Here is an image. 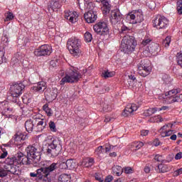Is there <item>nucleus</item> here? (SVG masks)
I'll return each mask as SVG.
<instances>
[{
  "instance_id": "nucleus-36",
  "label": "nucleus",
  "mask_w": 182,
  "mask_h": 182,
  "mask_svg": "<svg viewBox=\"0 0 182 182\" xmlns=\"http://www.w3.org/2000/svg\"><path fill=\"white\" fill-rule=\"evenodd\" d=\"M50 95L53 99H56L58 97V88H52L50 91Z\"/></svg>"
},
{
  "instance_id": "nucleus-41",
  "label": "nucleus",
  "mask_w": 182,
  "mask_h": 182,
  "mask_svg": "<svg viewBox=\"0 0 182 182\" xmlns=\"http://www.w3.org/2000/svg\"><path fill=\"white\" fill-rule=\"evenodd\" d=\"M49 128H50V130L51 132H53L54 133H56L57 132V129H56V124H55L54 122L53 121H50L49 122Z\"/></svg>"
},
{
  "instance_id": "nucleus-53",
  "label": "nucleus",
  "mask_w": 182,
  "mask_h": 182,
  "mask_svg": "<svg viewBox=\"0 0 182 182\" xmlns=\"http://www.w3.org/2000/svg\"><path fill=\"white\" fill-rule=\"evenodd\" d=\"M59 168H61L62 170H66L68 168V164L66 163H63L59 164Z\"/></svg>"
},
{
  "instance_id": "nucleus-8",
  "label": "nucleus",
  "mask_w": 182,
  "mask_h": 182,
  "mask_svg": "<svg viewBox=\"0 0 182 182\" xmlns=\"http://www.w3.org/2000/svg\"><path fill=\"white\" fill-rule=\"evenodd\" d=\"M62 151V145L59 143L58 140H53L51 144H48L46 153L48 156L50 157H58Z\"/></svg>"
},
{
  "instance_id": "nucleus-1",
  "label": "nucleus",
  "mask_w": 182,
  "mask_h": 182,
  "mask_svg": "<svg viewBox=\"0 0 182 182\" xmlns=\"http://www.w3.org/2000/svg\"><path fill=\"white\" fill-rule=\"evenodd\" d=\"M22 154H16L14 156H9L5 161L4 169L0 168V178L6 177L9 173L16 176L19 175V166L25 164L28 161V159L25 156L22 158ZM22 159V160H21Z\"/></svg>"
},
{
  "instance_id": "nucleus-31",
  "label": "nucleus",
  "mask_w": 182,
  "mask_h": 182,
  "mask_svg": "<svg viewBox=\"0 0 182 182\" xmlns=\"http://www.w3.org/2000/svg\"><path fill=\"white\" fill-rule=\"evenodd\" d=\"M156 112H157V107L149 108L144 111V116L149 117V116H151L152 114H154Z\"/></svg>"
},
{
  "instance_id": "nucleus-17",
  "label": "nucleus",
  "mask_w": 182,
  "mask_h": 182,
  "mask_svg": "<svg viewBox=\"0 0 182 182\" xmlns=\"http://www.w3.org/2000/svg\"><path fill=\"white\" fill-rule=\"evenodd\" d=\"M34 120H36V126L34 128V132H42L46 128V121L43 119H41L38 115L34 116Z\"/></svg>"
},
{
  "instance_id": "nucleus-4",
  "label": "nucleus",
  "mask_w": 182,
  "mask_h": 182,
  "mask_svg": "<svg viewBox=\"0 0 182 182\" xmlns=\"http://www.w3.org/2000/svg\"><path fill=\"white\" fill-rule=\"evenodd\" d=\"M82 79V74L79 69L75 67H70L67 70L65 76L60 81V85L63 86L65 83H77Z\"/></svg>"
},
{
  "instance_id": "nucleus-13",
  "label": "nucleus",
  "mask_w": 182,
  "mask_h": 182,
  "mask_svg": "<svg viewBox=\"0 0 182 182\" xmlns=\"http://www.w3.org/2000/svg\"><path fill=\"white\" fill-rule=\"evenodd\" d=\"M138 73L140 76L143 77H146V76H149L151 72V67L149 66L147 63H146V60H141L137 65Z\"/></svg>"
},
{
  "instance_id": "nucleus-50",
  "label": "nucleus",
  "mask_w": 182,
  "mask_h": 182,
  "mask_svg": "<svg viewBox=\"0 0 182 182\" xmlns=\"http://www.w3.org/2000/svg\"><path fill=\"white\" fill-rule=\"evenodd\" d=\"M123 171H124L126 174H130V173H132L133 169L131 167H125L123 168Z\"/></svg>"
},
{
  "instance_id": "nucleus-38",
  "label": "nucleus",
  "mask_w": 182,
  "mask_h": 182,
  "mask_svg": "<svg viewBox=\"0 0 182 182\" xmlns=\"http://www.w3.org/2000/svg\"><path fill=\"white\" fill-rule=\"evenodd\" d=\"M146 6L149 8V9H156V2L151 0H148L146 1Z\"/></svg>"
},
{
  "instance_id": "nucleus-49",
  "label": "nucleus",
  "mask_w": 182,
  "mask_h": 182,
  "mask_svg": "<svg viewBox=\"0 0 182 182\" xmlns=\"http://www.w3.org/2000/svg\"><path fill=\"white\" fill-rule=\"evenodd\" d=\"M180 174H182V168L178 169V170H176L174 172H173V176L174 177H177L178 176H180Z\"/></svg>"
},
{
  "instance_id": "nucleus-62",
  "label": "nucleus",
  "mask_w": 182,
  "mask_h": 182,
  "mask_svg": "<svg viewBox=\"0 0 182 182\" xmlns=\"http://www.w3.org/2000/svg\"><path fill=\"white\" fill-rule=\"evenodd\" d=\"M182 6V0H178L176 2V8H180Z\"/></svg>"
},
{
  "instance_id": "nucleus-7",
  "label": "nucleus",
  "mask_w": 182,
  "mask_h": 182,
  "mask_svg": "<svg viewBox=\"0 0 182 182\" xmlns=\"http://www.w3.org/2000/svg\"><path fill=\"white\" fill-rule=\"evenodd\" d=\"M93 29L97 35L102 37V39H107L109 36V30L107 26V23L105 21H100L97 23L94 26Z\"/></svg>"
},
{
  "instance_id": "nucleus-18",
  "label": "nucleus",
  "mask_w": 182,
  "mask_h": 182,
  "mask_svg": "<svg viewBox=\"0 0 182 182\" xmlns=\"http://www.w3.org/2000/svg\"><path fill=\"white\" fill-rule=\"evenodd\" d=\"M64 18L67 19L70 23H76L78 21L79 15L76 11H65Z\"/></svg>"
},
{
  "instance_id": "nucleus-23",
  "label": "nucleus",
  "mask_w": 182,
  "mask_h": 182,
  "mask_svg": "<svg viewBox=\"0 0 182 182\" xmlns=\"http://www.w3.org/2000/svg\"><path fill=\"white\" fill-rule=\"evenodd\" d=\"M161 137H168L170 136L171 140L176 141L177 140V135L174 134V130H170L168 129L167 131H165L164 133H162V135H161Z\"/></svg>"
},
{
  "instance_id": "nucleus-42",
  "label": "nucleus",
  "mask_w": 182,
  "mask_h": 182,
  "mask_svg": "<svg viewBox=\"0 0 182 182\" xmlns=\"http://www.w3.org/2000/svg\"><path fill=\"white\" fill-rule=\"evenodd\" d=\"M176 59L178 62V65L182 68V53H178L176 55Z\"/></svg>"
},
{
  "instance_id": "nucleus-21",
  "label": "nucleus",
  "mask_w": 182,
  "mask_h": 182,
  "mask_svg": "<svg viewBox=\"0 0 182 182\" xmlns=\"http://www.w3.org/2000/svg\"><path fill=\"white\" fill-rule=\"evenodd\" d=\"M46 87H48V86L46 85V83L44 81H41V82H38L37 84H36L32 87V89L34 92H36L37 93H43Z\"/></svg>"
},
{
  "instance_id": "nucleus-46",
  "label": "nucleus",
  "mask_w": 182,
  "mask_h": 182,
  "mask_svg": "<svg viewBox=\"0 0 182 182\" xmlns=\"http://www.w3.org/2000/svg\"><path fill=\"white\" fill-rule=\"evenodd\" d=\"M95 180H97V181H99V182L104 181L103 176L99 173H95Z\"/></svg>"
},
{
  "instance_id": "nucleus-6",
  "label": "nucleus",
  "mask_w": 182,
  "mask_h": 182,
  "mask_svg": "<svg viewBox=\"0 0 182 182\" xmlns=\"http://www.w3.org/2000/svg\"><path fill=\"white\" fill-rule=\"evenodd\" d=\"M137 42L134 39V37L127 36H124L121 43V49L124 53H130L136 49Z\"/></svg>"
},
{
  "instance_id": "nucleus-44",
  "label": "nucleus",
  "mask_w": 182,
  "mask_h": 182,
  "mask_svg": "<svg viewBox=\"0 0 182 182\" xmlns=\"http://www.w3.org/2000/svg\"><path fill=\"white\" fill-rule=\"evenodd\" d=\"M170 42H171V38L166 37L163 42V45H164L165 48H168V46H170Z\"/></svg>"
},
{
  "instance_id": "nucleus-26",
  "label": "nucleus",
  "mask_w": 182,
  "mask_h": 182,
  "mask_svg": "<svg viewBox=\"0 0 182 182\" xmlns=\"http://www.w3.org/2000/svg\"><path fill=\"white\" fill-rule=\"evenodd\" d=\"M112 171L114 174H116L117 177H120L123 174V168L120 166H115L112 167Z\"/></svg>"
},
{
  "instance_id": "nucleus-32",
  "label": "nucleus",
  "mask_w": 182,
  "mask_h": 182,
  "mask_svg": "<svg viewBox=\"0 0 182 182\" xmlns=\"http://www.w3.org/2000/svg\"><path fill=\"white\" fill-rule=\"evenodd\" d=\"M26 139H28V136L23 134H16L14 140L15 141H19V140H26Z\"/></svg>"
},
{
  "instance_id": "nucleus-12",
  "label": "nucleus",
  "mask_w": 182,
  "mask_h": 182,
  "mask_svg": "<svg viewBox=\"0 0 182 182\" xmlns=\"http://www.w3.org/2000/svg\"><path fill=\"white\" fill-rule=\"evenodd\" d=\"M126 21L128 23L134 25L136 23H141L144 21V18L141 12L136 11L128 14L126 16Z\"/></svg>"
},
{
  "instance_id": "nucleus-39",
  "label": "nucleus",
  "mask_w": 182,
  "mask_h": 182,
  "mask_svg": "<svg viewBox=\"0 0 182 182\" xmlns=\"http://www.w3.org/2000/svg\"><path fill=\"white\" fill-rule=\"evenodd\" d=\"M114 75V72L104 71L102 73V76L105 79H107V77H113Z\"/></svg>"
},
{
  "instance_id": "nucleus-28",
  "label": "nucleus",
  "mask_w": 182,
  "mask_h": 182,
  "mask_svg": "<svg viewBox=\"0 0 182 182\" xmlns=\"http://www.w3.org/2000/svg\"><path fill=\"white\" fill-rule=\"evenodd\" d=\"M58 182H70V175L63 173L59 176Z\"/></svg>"
},
{
  "instance_id": "nucleus-10",
  "label": "nucleus",
  "mask_w": 182,
  "mask_h": 182,
  "mask_svg": "<svg viewBox=\"0 0 182 182\" xmlns=\"http://www.w3.org/2000/svg\"><path fill=\"white\" fill-rule=\"evenodd\" d=\"M181 90L180 89H173L167 92L166 94V102L169 105H171V103H176L180 102L182 101V94L180 93Z\"/></svg>"
},
{
  "instance_id": "nucleus-60",
  "label": "nucleus",
  "mask_w": 182,
  "mask_h": 182,
  "mask_svg": "<svg viewBox=\"0 0 182 182\" xmlns=\"http://www.w3.org/2000/svg\"><path fill=\"white\" fill-rule=\"evenodd\" d=\"M66 161H68V160H66V159L65 158H60V159L58 161V164H63V163H66Z\"/></svg>"
},
{
  "instance_id": "nucleus-20",
  "label": "nucleus",
  "mask_w": 182,
  "mask_h": 182,
  "mask_svg": "<svg viewBox=\"0 0 182 182\" xmlns=\"http://www.w3.org/2000/svg\"><path fill=\"white\" fill-rule=\"evenodd\" d=\"M138 109L139 107L136 104H129L125 107L122 114L123 116L127 117V116H130V114H132L133 112H136Z\"/></svg>"
},
{
  "instance_id": "nucleus-16",
  "label": "nucleus",
  "mask_w": 182,
  "mask_h": 182,
  "mask_svg": "<svg viewBox=\"0 0 182 182\" xmlns=\"http://www.w3.org/2000/svg\"><path fill=\"white\" fill-rule=\"evenodd\" d=\"M109 18L112 25H117V23H120V22H122V19H123V15H122V13H120L119 9L112 10L111 11V16Z\"/></svg>"
},
{
  "instance_id": "nucleus-55",
  "label": "nucleus",
  "mask_w": 182,
  "mask_h": 182,
  "mask_svg": "<svg viewBox=\"0 0 182 182\" xmlns=\"http://www.w3.org/2000/svg\"><path fill=\"white\" fill-rule=\"evenodd\" d=\"M182 159V152H178L175 156V160H181Z\"/></svg>"
},
{
  "instance_id": "nucleus-56",
  "label": "nucleus",
  "mask_w": 182,
  "mask_h": 182,
  "mask_svg": "<svg viewBox=\"0 0 182 182\" xmlns=\"http://www.w3.org/2000/svg\"><path fill=\"white\" fill-rule=\"evenodd\" d=\"M149 130L143 129L141 131V136H146L149 134Z\"/></svg>"
},
{
  "instance_id": "nucleus-5",
  "label": "nucleus",
  "mask_w": 182,
  "mask_h": 182,
  "mask_svg": "<svg viewBox=\"0 0 182 182\" xmlns=\"http://www.w3.org/2000/svg\"><path fill=\"white\" fill-rule=\"evenodd\" d=\"M67 48L72 56L80 58L83 55L82 52V41L76 37H71L67 42Z\"/></svg>"
},
{
  "instance_id": "nucleus-34",
  "label": "nucleus",
  "mask_w": 182,
  "mask_h": 182,
  "mask_svg": "<svg viewBox=\"0 0 182 182\" xmlns=\"http://www.w3.org/2000/svg\"><path fill=\"white\" fill-rule=\"evenodd\" d=\"M168 127H173V124H168L166 125L163 126L160 129H159V133L161 134V136L163 135V133H164L165 132H167L168 129L167 128Z\"/></svg>"
},
{
  "instance_id": "nucleus-63",
  "label": "nucleus",
  "mask_w": 182,
  "mask_h": 182,
  "mask_svg": "<svg viewBox=\"0 0 182 182\" xmlns=\"http://www.w3.org/2000/svg\"><path fill=\"white\" fill-rule=\"evenodd\" d=\"M126 31H129V28L126 26H123L122 28H121V31L122 32H126Z\"/></svg>"
},
{
  "instance_id": "nucleus-43",
  "label": "nucleus",
  "mask_w": 182,
  "mask_h": 182,
  "mask_svg": "<svg viewBox=\"0 0 182 182\" xmlns=\"http://www.w3.org/2000/svg\"><path fill=\"white\" fill-rule=\"evenodd\" d=\"M144 146L143 142L136 141L133 144V147H135V150H139V149H141V146Z\"/></svg>"
},
{
  "instance_id": "nucleus-25",
  "label": "nucleus",
  "mask_w": 182,
  "mask_h": 182,
  "mask_svg": "<svg viewBox=\"0 0 182 182\" xmlns=\"http://www.w3.org/2000/svg\"><path fill=\"white\" fill-rule=\"evenodd\" d=\"M61 5L59 4V1L56 0H51L48 5V9H51L52 11H55V9H59Z\"/></svg>"
},
{
  "instance_id": "nucleus-30",
  "label": "nucleus",
  "mask_w": 182,
  "mask_h": 182,
  "mask_svg": "<svg viewBox=\"0 0 182 182\" xmlns=\"http://www.w3.org/2000/svg\"><path fill=\"white\" fill-rule=\"evenodd\" d=\"M43 110H44L49 117L53 114V112L52 111V109L49 108L48 104H46L43 106Z\"/></svg>"
},
{
  "instance_id": "nucleus-59",
  "label": "nucleus",
  "mask_w": 182,
  "mask_h": 182,
  "mask_svg": "<svg viewBox=\"0 0 182 182\" xmlns=\"http://www.w3.org/2000/svg\"><path fill=\"white\" fill-rule=\"evenodd\" d=\"M87 161L92 166H93V164L95 163V159H93L92 158L87 159Z\"/></svg>"
},
{
  "instance_id": "nucleus-14",
  "label": "nucleus",
  "mask_w": 182,
  "mask_h": 182,
  "mask_svg": "<svg viewBox=\"0 0 182 182\" xmlns=\"http://www.w3.org/2000/svg\"><path fill=\"white\" fill-rule=\"evenodd\" d=\"M52 53V47L48 44L42 45L34 50L35 56H49Z\"/></svg>"
},
{
  "instance_id": "nucleus-61",
  "label": "nucleus",
  "mask_w": 182,
  "mask_h": 182,
  "mask_svg": "<svg viewBox=\"0 0 182 182\" xmlns=\"http://www.w3.org/2000/svg\"><path fill=\"white\" fill-rule=\"evenodd\" d=\"M167 109H168V107L163 106L161 108H157V112H161V110H167Z\"/></svg>"
},
{
  "instance_id": "nucleus-29",
  "label": "nucleus",
  "mask_w": 182,
  "mask_h": 182,
  "mask_svg": "<svg viewBox=\"0 0 182 182\" xmlns=\"http://www.w3.org/2000/svg\"><path fill=\"white\" fill-rule=\"evenodd\" d=\"M85 8H87V9L88 11H93V9H95V8H96V5L95 4V3H93L89 0L85 1Z\"/></svg>"
},
{
  "instance_id": "nucleus-48",
  "label": "nucleus",
  "mask_w": 182,
  "mask_h": 182,
  "mask_svg": "<svg viewBox=\"0 0 182 182\" xmlns=\"http://www.w3.org/2000/svg\"><path fill=\"white\" fill-rule=\"evenodd\" d=\"M13 18H14V14L9 12V13L7 14L5 21H12Z\"/></svg>"
},
{
  "instance_id": "nucleus-37",
  "label": "nucleus",
  "mask_w": 182,
  "mask_h": 182,
  "mask_svg": "<svg viewBox=\"0 0 182 182\" xmlns=\"http://www.w3.org/2000/svg\"><path fill=\"white\" fill-rule=\"evenodd\" d=\"M105 153V148H103L102 146H100L97 148V149L95 150V154H97V156H102V154H103Z\"/></svg>"
},
{
  "instance_id": "nucleus-47",
  "label": "nucleus",
  "mask_w": 182,
  "mask_h": 182,
  "mask_svg": "<svg viewBox=\"0 0 182 182\" xmlns=\"http://www.w3.org/2000/svg\"><path fill=\"white\" fill-rule=\"evenodd\" d=\"M112 149H114V146L113 145H105V153H109Z\"/></svg>"
},
{
  "instance_id": "nucleus-11",
  "label": "nucleus",
  "mask_w": 182,
  "mask_h": 182,
  "mask_svg": "<svg viewBox=\"0 0 182 182\" xmlns=\"http://www.w3.org/2000/svg\"><path fill=\"white\" fill-rule=\"evenodd\" d=\"M152 23L154 28L156 29H166L168 26V20L164 16L158 14L154 17Z\"/></svg>"
},
{
  "instance_id": "nucleus-22",
  "label": "nucleus",
  "mask_w": 182,
  "mask_h": 182,
  "mask_svg": "<svg viewBox=\"0 0 182 182\" xmlns=\"http://www.w3.org/2000/svg\"><path fill=\"white\" fill-rule=\"evenodd\" d=\"M35 124H36V119L35 117H33V119H28L25 122V127L26 132L28 133H32V132H35Z\"/></svg>"
},
{
  "instance_id": "nucleus-64",
  "label": "nucleus",
  "mask_w": 182,
  "mask_h": 182,
  "mask_svg": "<svg viewBox=\"0 0 182 182\" xmlns=\"http://www.w3.org/2000/svg\"><path fill=\"white\" fill-rule=\"evenodd\" d=\"M177 12L179 15H182V6L181 7H176Z\"/></svg>"
},
{
  "instance_id": "nucleus-33",
  "label": "nucleus",
  "mask_w": 182,
  "mask_h": 182,
  "mask_svg": "<svg viewBox=\"0 0 182 182\" xmlns=\"http://www.w3.org/2000/svg\"><path fill=\"white\" fill-rule=\"evenodd\" d=\"M149 122H151V123H160L163 122V118H161L160 115H157L150 118Z\"/></svg>"
},
{
  "instance_id": "nucleus-52",
  "label": "nucleus",
  "mask_w": 182,
  "mask_h": 182,
  "mask_svg": "<svg viewBox=\"0 0 182 182\" xmlns=\"http://www.w3.org/2000/svg\"><path fill=\"white\" fill-rule=\"evenodd\" d=\"M154 160H156V161L161 162L163 161V156L161 155H156Z\"/></svg>"
},
{
  "instance_id": "nucleus-9",
  "label": "nucleus",
  "mask_w": 182,
  "mask_h": 182,
  "mask_svg": "<svg viewBox=\"0 0 182 182\" xmlns=\"http://www.w3.org/2000/svg\"><path fill=\"white\" fill-rule=\"evenodd\" d=\"M25 89V85L23 83H15L10 87V94L13 97V102L18 103V97L22 95Z\"/></svg>"
},
{
  "instance_id": "nucleus-19",
  "label": "nucleus",
  "mask_w": 182,
  "mask_h": 182,
  "mask_svg": "<svg viewBox=\"0 0 182 182\" xmlns=\"http://www.w3.org/2000/svg\"><path fill=\"white\" fill-rule=\"evenodd\" d=\"M84 18L87 23H93L97 19V14L95 11H88L84 14Z\"/></svg>"
},
{
  "instance_id": "nucleus-3",
  "label": "nucleus",
  "mask_w": 182,
  "mask_h": 182,
  "mask_svg": "<svg viewBox=\"0 0 182 182\" xmlns=\"http://www.w3.org/2000/svg\"><path fill=\"white\" fill-rule=\"evenodd\" d=\"M58 163H53L48 166L41 167L36 170V173H30V177H36L37 181L50 182V173L58 168Z\"/></svg>"
},
{
  "instance_id": "nucleus-15",
  "label": "nucleus",
  "mask_w": 182,
  "mask_h": 182,
  "mask_svg": "<svg viewBox=\"0 0 182 182\" xmlns=\"http://www.w3.org/2000/svg\"><path fill=\"white\" fill-rule=\"evenodd\" d=\"M0 112L4 116H12V114L15 112V109L9 102H4L0 104Z\"/></svg>"
},
{
  "instance_id": "nucleus-58",
  "label": "nucleus",
  "mask_w": 182,
  "mask_h": 182,
  "mask_svg": "<svg viewBox=\"0 0 182 182\" xmlns=\"http://www.w3.org/2000/svg\"><path fill=\"white\" fill-rule=\"evenodd\" d=\"M7 156H8L7 151H4L3 153L0 152V159H5V157H6Z\"/></svg>"
},
{
  "instance_id": "nucleus-35",
  "label": "nucleus",
  "mask_w": 182,
  "mask_h": 182,
  "mask_svg": "<svg viewBox=\"0 0 182 182\" xmlns=\"http://www.w3.org/2000/svg\"><path fill=\"white\" fill-rule=\"evenodd\" d=\"M84 38H85V42H92V39H93V36H92V33H90V32L87 31L85 34H84Z\"/></svg>"
},
{
  "instance_id": "nucleus-54",
  "label": "nucleus",
  "mask_w": 182,
  "mask_h": 182,
  "mask_svg": "<svg viewBox=\"0 0 182 182\" xmlns=\"http://www.w3.org/2000/svg\"><path fill=\"white\" fill-rule=\"evenodd\" d=\"M151 42V39H149V38H147V39H144V40L142 41L141 44L144 45V46H146V45L150 43Z\"/></svg>"
},
{
  "instance_id": "nucleus-51",
  "label": "nucleus",
  "mask_w": 182,
  "mask_h": 182,
  "mask_svg": "<svg viewBox=\"0 0 182 182\" xmlns=\"http://www.w3.org/2000/svg\"><path fill=\"white\" fill-rule=\"evenodd\" d=\"M82 166H83L84 167H91L90 164L87 162V159H84L82 161Z\"/></svg>"
},
{
  "instance_id": "nucleus-24",
  "label": "nucleus",
  "mask_w": 182,
  "mask_h": 182,
  "mask_svg": "<svg viewBox=\"0 0 182 182\" xmlns=\"http://www.w3.org/2000/svg\"><path fill=\"white\" fill-rule=\"evenodd\" d=\"M97 2H101L103 5L102 9L105 14H109L110 12V4H109L108 0H97Z\"/></svg>"
},
{
  "instance_id": "nucleus-27",
  "label": "nucleus",
  "mask_w": 182,
  "mask_h": 182,
  "mask_svg": "<svg viewBox=\"0 0 182 182\" xmlns=\"http://www.w3.org/2000/svg\"><path fill=\"white\" fill-rule=\"evenodd\" d=\"M67 168H68L69 170H75V168H76V160L68 159Z\"/></svg>"
},
{
  "instance_id": "nucleus-40",
  "label": "nucleus",
  "mask_w": 182,
  "mask_h": 182,
  "mask_svg": "<svg viewBox=\"0 0 182 182\" xmlns=\"http://www.w3.org/2000/svg\"><path fill=\"white\" fill-rule=\"evenodd\" d=\"M158 170L159 173H166V171H167V166L159 164L158 165Z\"/></svg>"
},
{
  "instance_id": "nucleus-45",
  "label": "nucleus",
  "mask_w": 182,
  "mask_h": 182,
  "mask_svg": "<svg viewBox=\"0 0 182 182\" xmlns=\"http://www.w3.org/2000/svg\"><path fill=\"white\" fill-rule=\"evenodd\" d=\"M4 60H5V52L0 50V65L4 63Z\"/></svg>"
},
{
  "instance_id": "nucleus-57",
  "label": "nucleus",
  "mask_w": 182,
  "mask_h": 182,
  "mask_svg": "<svg viewBox=\"0 0 182 182\" xmlns=\"http://www.w3.org/2000/svg\"><path fill=\"white\" fill-rule=\"evenodd\" d=\"M113 181V176H108L106 177L105 180L104 182H110Z\"/></svg>"
},
{
  "instance_id": "nucleus-2",
  "label": "nucleus",
  "mask_w": 182,
  "mask_h": 182,
  "mask_svg": "<svg viewBox=\"0 0 182 182\" xmlns=\"http://www.w3.org/2000/svg\"><path fill=\"white\" fill-rule=\"evenodd\" d=\"M27 151V156L22 152H18L17 154H23L21 160L23 157L27 159L26 164H21V166H29L30 164H38L41 161V156L43 151V146L39 143H36L33 145L28 146L26 149Z\"/></svg>"
}]
</instances>
